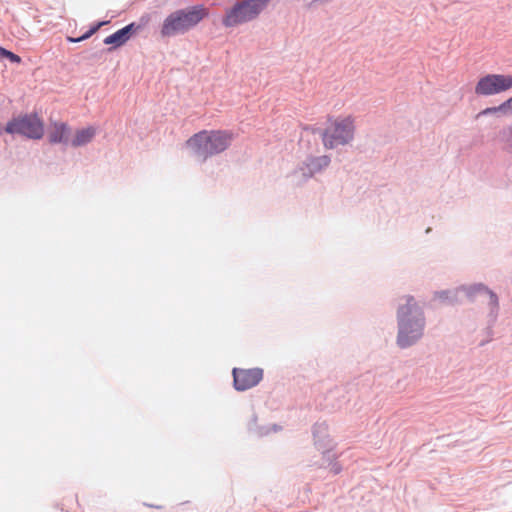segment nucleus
I'll use <instances>...</instances> for the list:
<instances>
[{
    "label": "nucleus",
    "mask_w": 512,
    "mask_h": 512,
    "mask_svg": "<svg viewBox=\"0 0 512 512\" xmlns=\"http://www.w3.org/2000/svg\"><path fill=\"white\" fill-rule=\"evenodd\" d=\"M459 289L465 294L470 303H474L479 296H488V317L490 321H496L500 310V304L498 295L492 289L482 282L462 284L459 286Z\"/></svg>",
    "instance_id": "8"
},
{
    "label": "nucleus",
    "mask_w": 512,
    "mask_h": 512,
    "mask_svg": "<svg viewBox=\"0 0 512 512\" xmlns=\"http://www.w3.org/2000/svg\"><path fill=\"white\" fill-rule=\"evenodd\" d=\"M512 88V74L488 73L480 77L474 87L477 96H492Z\"/></svg>",
    "instance_id": "7"
},
{
    "label": "nucleus",
    "mask_w": 512,
    "mask_h": 512,
    "mask_svg": "<svg viewBox=\"0 0 512 512\" xmlns=\"http://www.w3.org/2000/svg\"><path fill=\"white\" fill-rule=\"evenodd\" d=\"M108 21L101 20L94 22L87 31H85L82 35L77 37V40L83 42L89 39L92 35H94L102 26L106 25Z\"/></svg>",
    "instance_id": "16"
},
{
    "label": "nucleus",
    "mask_w": 512,
    "mask_h": 512,
    "mask_svg": "<svg viewBox=\"0 0 512 512\" xmlns=\"http://www.w3.org/2000/svg\"><path fill=\"white\" fill-rule=\"evenodd\" d=\"M271 432L270 426H260L254 430L253 434L257 437H263L268 435Z\"/></svg>",
    "instance_id": "21"
},
{
    "label": "nucleus",
    "mask_w": 512,
    "mask_h": 512,
    "mask_svg": "<svg viewBox=\"0 0 512 512\" xmlns=\"http://www.w3.org/2000/svg\"><path fill=\"white\" fill-rule=\"evenodd\" d=\"M403 299L405 303L399 304L396 310V344L401 349H407L422 338L426 317L423 308L414 296L406 295Z\"/></svg>",
    "instance_id": "1"
},
{
    "label": "nucleus",
    "mask_w": 512,
    "mask_h": 512,
    "mask_svg": "<svg viewBox=\"0 0 512 512\" xmlns=\"http://www.w3.org/2000/svg\"><path fill=\"white\" fill-rule=\"evenodd\" d=\"M331 158L328 155L312 156L308 155L298 166L299 171L305 179L312 178L315 174L321 172L329 166Z\"/></svg>",
    "instance_id": "13"
},
{
    "label": "nucleus",
    "mask_w": 512,
    "mask_h": 512,
    "mask_svg": "<svg viewBox=\"0 0 512 512\" xmlns=\"http://www.w3.org/2000/svg\"><path fill=\"white\" fill-rule=\"evenodd\" d=\"M145 506L147 507H151V508H156V509H162L163 506L161 505H154V504H148V503H144Z\"/></svg>",
    "instance_id": "25"
},
{
    "label": "nucleus",
    "mask_w": 512,
    "mask_h": 512,
    "mask_svg": "<svg viewBox=\"0 0 512 512\" xmlns=\"http://www.w3.org/2000/svg\"><path fill=\"white\" fill-rule=\"evenodd\" d=\"M490 115H495V116H498V117L502 116L501 115V110H499V105L498 106L487 107V108L481 110L476 115V119H480L481 117L490 116Z\"/></svg>",
    "instance_id": "17"
},
{
    "label": "nucleus",
    "mask_w": 512,
    "mask_h": 512,
    "mask_svg": "<svg viewBox=\"0 0 512 512\" xmlns=\"http://www.w3.org/2000/svg\"><path fill=\"white\" fill-rule=\"evenodd\" d=\"M257 415L256 414H253L252 415V418L250 419L249 423H248V430L249 432L253 433L254 430H256V428L259 427L258 423H257Z\"/></svg>",
    "instance_id": "23"
},
{
    "label": "nucleus",
    "mask_w": 512,
    "mask_h": 512,
    "mask_svg": "<svg viewBox=\"0 0 512 512\" xmlns=\"http://www.w3.org/2000/svg\"><path fill=\"white\" fill-rule=\"evenodd\" d=\"M232 139L233 133L229 130H201L186 141V146L200 162H205L209 157L224 152Z\"/></svg>",
    "instance_id": "2"
},
{
    "label": "nucleus",
    "mask_w": 512,
    "mask_h": 512,
    "mask_svg": "<svg viewBox=\"0 0 512 512\" xmlns=\"http://www.w3.org/2000/svg\"><path fill=\"white\" fill-rule=\"evenodd\" d=\"M207 16L208 11L203 4L178 9L166 16L161 25L160 34L162 37L185 34Z\"/></svg>",
    "instance_id": "3"
},
{
    "label": "nucleus",
    "mask_w": 512,
    "mask_h": 512,
    "mask_svg": "<svg viewBox=\"0 0 512 512\" xmlns=\"http://www.w3.org/2000/svg\"><path fill=\"white\" fill-rule=\"evenodd\" d=\"M499 110H501L503 116L512 115V97L502 102L499 105Z\"/></svg>",
    "instance_id": "18"
},
{
    "label": "nucleus",
    "mask_w": 512,
    "mask_h": 512,
    "mask_svg": "<svg viewBox=\"0 0 512 512\" xmlns=\"http://www.w3.org/2000/svg\"><path fill=\"white\" fill-rule=\"evenodd\" d=\"M269 2H270V0H264V1H263V5L267 7V6H268V4H269Z\"/></svg>",
    "instance_id": "28"
},
{
    "label": "nucleus",
    "mask_w": 512,
    "mask_h": 512,
    "mask_svg": "<svg viewBox=\"0 0 512 512\" xmlns=\"http://www.w3.org/2000/svg\"><path fill=\"white\" fill-rule=\"evenodd\" d=\"M492 185H494L495 187H502L504 184H494V183H492Z\"/></svg>",
    "instance_id": "29"
},
{
    "label": "nucleus",
    "mask_w": 512,
    "mask_h": 512,
    "mask_svg": "<svg viewBox=\"0 0 512 512\" xmlns=\"http://www.w3.org/2000/svg\"><path fill=\"white\" fill-rule=\"evenodd\" d=\"M97 134V128L89 125L87 127L76 129L75 133H72L70 146L72 148H79L88 145L92 142Z\"/></svg>",
    "instance_id": "14"
},
{
    "label": "nucleus",
    "mask_w": 512,
    "mask_h": 512,
    "mask_svg": "<svg viewBox=\"0 0 512 512\" xmlns=\"http://www.w3.org/2000/svg\"><path fill=\"white\" fill-rule=\"evenodd\" d=\"M312 435L316 449L322 453L323 461H332L338 458L337 454L333 452L336 442L330 436L325 421L316 422L312 426Z\"/></svg>",
    "instance_id": "9"
},
{
    "label": "nucleus",
    "mask_w": 512,
    "mask_h": 512,
    "mask_svg": "<svg viewBox=\"0 0 512 512\" xmlns=\"http://www.w3.org/2000/svg\"><path fill=\"white\" fill-rule=\"evenodd\" d=\"M4 132L13 137L38 141L45 135V123L36 111L19 113L5 123Z\"/></svg>",
    "instance_id": "4"
},
{
    "label": "nucleus",
    "mask_w": 512,
    "mask_h": 512,
    "mask_svg": "<svg viewBox=\"0 0 512 512\" xmlns=\"http://www.w3.org/2000/svg\"><path fill=\"white\" fill-rule=\"evenodd\" d=\"M4 53H6V48L0 46V60H3Z\"/></svg>",
    "instance_id": "26"
},
{
    "label": "nucleus",
    "mask_w": 512,
    "mask_h": 512,
    "mask_svg": "<svg viewBox=\"0 0 512 512\" xmlns=\"http://www.w3.org/2000/svg\"><path fill=\"white\" fill-rule=\"evenodd\" d=\"M460 293H462V291L458 286L453 289L435 291L433 298L439 300L440 303L444 305L455 306L462 303L461 299L459 298Z\"/></svg>",
    "instance_id": "15"
},
{
    "label": "nucleus",
    "mask_w": 512,
    "mask_h": 512,
    "mask_svg": "<svg viewBox=\"0 0 512 512\" xmlns=\"http://www.w3.org/2000/svg\"><path fill=\"white\" fill-rule=\"evenodd\" d=\"M7 59L13 64H20L22 62V58L12 52L11 50L6 49V53H4L3 60Z\"/></svg>",
    "instance_id": "19"
},
{
    "label": "nucleus",
    "mask_w": 512,
    "mask_h": 512,
    "mask_svg": "<svg viewBox=\"0 0 512 512\" xmlns=\"http://www.w3.org/2000/svg\"><path fill=\"white\" fill-rule=\"evenodd\" d=\"M51 130L48 132L47 140L51 145L61 144L64 147L70 146L72 127L64 121H52Z\"/></svg>",
    "instance_id": "12"
},
{
    "label": "nucleus",
    "mask_w": 512,
    "mask_h": 512,
    "mask_svg": "<svg viewBox=\"0 0 512 512\" xmlns=\"http://www.w3.org/2000/svg\"><path fill=\"white\" fill-rule=\"evenodd\" d=\"M141 25L131 22L104 38L103 43L108 45V52H112L125 45L139 30Z\"/></svg>",
    "instance_id": "11"
},
{
    "label": "nucleus",
    "mask_w": 512,
    "mask_h": 512,
    "mask_svg": "<svg viewBox=\"0 0 512 512\" xmlns=\"http://www.w3.org/2000/svg\"><path fill=\"white\" fill-rule=\"evenodd\" d=\"M306 131H310L314 135H319L322 138V132L327 131V128H320L316 126H306L304 128Z\"/></svg>",
    "instance_id": "22"
},
{
    "label": "nucleus",
    "mask_w": 512,
    "mask_h": 512,
    "mask_svg": "<svg viewBox=\"0 0 512 512\" xmlns=\"http://www.w3.org/2000/svg\"><path fill=\"white\" fill-rule=\"evenodd\" d=\"M264 0H236L225 9L221 24L225 28H234L256 20L267 8Z\"/></svg>",
    "instance_id": "5"
},
{
    "label": "nucleus",
    "mask_w": 512,
    "mask_h": 512,
    "mask_svg": "<svg viewBox=\"0 0 512 512\" xmlns=\"http://www.w3.org/2000/svg\"><path fill=\"white\" fill-rule=\"evenodd\" d=\"M354 118L351 115L337 117L327 131L322 132V142L325 149H335L353 141L355 136Z\"/></svg>",
    "instance_id": "6"
},
{
    "label": "nucleus",
    "mask_w": 512,
    "mask_h": 512,
    "mask_svg": "<svg viewBox=\"0 0 512 512\" xmlns=\"http://www.w3.org/2000/svg\"><path fill=\"white\" fill-rule=\"evenodd\" d=\"M264 371L260 367L249 369L234 367L232 369L233 388L237 392H244L257 386L263 379Z\"/></svg>",
    "instance_id": "10"
},
{
    "label": "nucleus",
    "mask_w": 512,
    "mask_h": 512,
    "mask_svg": "<svg viewBox=\"0 0 512 512\" xmlns=\"http://www.w3.org/2000/svg\"><path fill=\"white\" fill-rule=\"evenodd\" d=\"M66 40L69 43H80V41L77 40V37L67 36Z\"/></svg>",
    "instance_id": "24"
},
{
    "label": "nucleus",
    "mask_w": 512,
    "mask_h": 512,
    "mask_svg": "<svg viewBox=\"0 0 512 512\" xmlns=\"http://www.w3.org/2000/svg\"><path fill=\"white\" fill-rule=\"evenodd\" d=\"M324 463H327V466L330 467V471L334 474V475H338L342 472L343 468H342V465L335 460H332V461H323Z\"/></svg>",
    "instance_id": "20"
},
{
    "label": "nucleus",
    "mask_w": 512,
    "mask_h": 512,
    "mask_svg": "<svg viewBox=\"0 0 512 512\" xmlns=\"http://www.w3.org/2000/svg\"><path fill=\"white\" fill-rule=\"evenodd\" d=\"M270 428H271V431H278L281 429V427L278 426L277 424H273L272 426H270Z\"/></svg>",
    "instance_id": "27"
}]
</instances>
